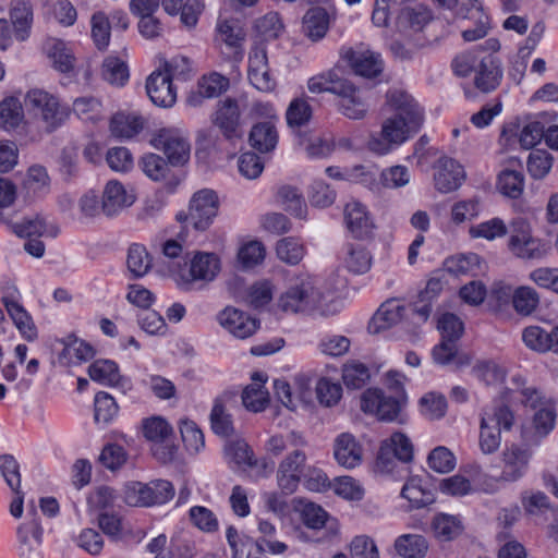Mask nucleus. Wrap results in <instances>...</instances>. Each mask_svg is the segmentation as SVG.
<instances>
[{
  "label": "nucleus",
  "mask_w": 558,
  "mask_h": 558,
  "mask_svg": "<svg viewBox=\"0 0 558 558\" xmlns=\"http://www.w3.org/2000/svg\"><path fill=\"white\" fill-rule=\"evenodd\" d=\"M391 456L402 462H410L413 458V445L410 438L402 433H395L389 439L383 441L376 464L383 470L390 469L392 464Z\"/></svg>",
  "instance_id": "nucleus-16"
},
{
  "label": "nucleus",
  "mask_w": 558,
  "mask_h": 558,
  "mask_svg": "<svg viewBox=\"0 0 558 558\" xmlns=\"http://www.w3.org/2000/svg\"><path fill=\"white\" fill-rule=\"evenodd\" d=\"M50 191V178L45 167L33 165L23 180L22 192L28 199L38 198Z\"/></svg>",
  "instance_id": "nucleus-28"
},
{
  "label": "nucleus",
  "mask_w": 558,
  "mask_h": 558,
  "mask_svg": "<svg viewBox=\"0 0 558 558\" xmlns=\"http://www.w3.org/2000/svg\"><path fill=\"white\" fill-rule=\"evenodd\" d=\"M218 38L229 50L225 52L229 59L236 62L243 58V43L246 34L240 21L230 19L220 21L217 25Z\"/></svg>",
  "instance_id": "nucleus-20"
},
{
  "label": "nucleus",
  "mask_w": 558,
  "mask_h": 558,
  "mask_svg": "<svg viewBox=\"0 0 558 558\" xmlns=\"http://www.w3.org/2000/svg\"><path fill=\"white\" fill-rule=\"evenodd\" d=\"M329 23V14L324 8H311L303 16L302 32L308 39L316 43L326 36Z\"/></svg>",
  "instance_id": "nucleus-27"
},
{
  "label": "nucleus",
  "mask_w": 558,
  "mask_h": 558,
  "mask_svg": "<svg viewBox=\"0 0 558 558\" xmlns=\"http://www.w3.org/2000/svg\"><path fill=\"white\" fill-rule=\"evenodd\" d=\"M332 94L338 97L336 106L344 117L353 120L363 119L368 110V105L361 89L350 81L344 80L339 87H333Z\"/></svg>",
  "instance_id": "nucleus-12"
},
{
  "label": "nucleus",
  "mask_w": 558,
  "mask_h": 558,
  "mask_svg": "<svg viewBox=\"0 0 558 558\" xmlns=\"http://www.w3.org/2000/svg\"><path fill=\"white\" fill-rule=\"evenodd\" d=\"M95 421L108 424L118 414L116 400L107 392L100 391L95 396Z\"/></svg>",
  "instance_id": "nucleus-59"
},
{
  "label": "nucleus",
  "mask_w": 558,
  "mask_h": 558,
  "mask_svg": "<svg viewBox=\"0 0 558 558\" xmlns=\"http://www.w3.org/2000/svg\"><path fill=\"white\" fill-rule=\"evenodd\" d=\"M553 166L551 155L542 149H535L530 153L527 158V171L532 178L539 180L545 178Z\"/></svg>",
  "instance_id": "nucleus-58"
},
{
  "label": "nucleus",
  "mask_w": 558,
  "mask_h": 558,
  "mask_svg": "<svg viewBox=\"0 0 558 558\" xmlns=\"http://www.w3.org/2000/svg\"><path fill=\"white\" fill-rule=\"evenodd\" d=\"M247 76L250 83L259 92L271 93L276 89L277 81L270 73L264 47L256 46L251 50Z\"/></svg>",
  "instance_id": "nucleus-13"
},
{
  "label": "nucleus",
  "mask_w": 558,
  "mask_h": 558,
  "mask_svg": "<svg viewBox=\"0 0 558 558\" xmlns=\"http://www.w3.org/2000/svg\"><path fill=\"white\" fill-rule=\"evenodd\" d=\"M305 462L306 454L301 449H294L280 462L277 482L283 494L290 495L296 490Z\"/></svg>",
  "instance_id": "nucleus-14"
},
{
  "label": "nucleus",
  "mask_w": 558,
  "mask_h": 558,
  "mask_svg": "<svg viewBox=\"0 0 558 558\" xmlns=\"http://www.w3.org/2000/svg\"><path fill=\"white\" fill-rule=\"evenodd\" d=\"M395 549L403 558H424L428 543L422 535L403 534L395 541Z\"/></svg>",
  "instance_id": "nucleus-38"
},
{
  "label": "nucleus",
  "mask_w": 558,
  "mask_h": 558,
  "mask_svg": "<svg viewBox=\"0 0 558 558\" xmlns=\"http://www.w3.org/2000/svg\"><path fill=\"white\" fill-rule=\"evenodd\" d=\"M408 307L398 300H389L380 305L372 319L375 331L388 329L402 320Z\"/></svg>",
  "instance_id": "nucleus-31"
},
{
  "label": "nucleus",
  "mask_w": 558,
  "mask_h": 558,
  "mask_svg": "<svg viewBox=\"0 0 558 558\" xmlns=\"http://www.w3.org/2000/svg\"><path fill=\"white\" fill-rule=\"evenodd\" d=\"M342 262L348 271L362 275L371 269L372 255L363 245L347 244L343 248Z\"/></svg>",
  "instance_id": "nucleus-32"
},
{
  "label": "nucleus",
  "mask_w": 558,
  "mask_h": 558,
  "mask_svg": "<svg viewBox=\"0 0 558 558\" xmlns=\"http://www.w3.org/2000/svg\"><path fill=\"white\" fill-rule=\"evenodd\" d=\"M276 252L279 259L290 265L299 264L304 256L303 245L292 236L281 239L277 243Z\"/></svg>",
  "instance_id": "nucleus-55"
},
{
  "label": "nucleus",
  "mask_w": 558,
  "mask_h": 558,
  "mask_svg": "<svg viewBox=\"0 0 558 558\" xmlns=\"http://www.w3.org/2000/svg\"><path fill=\"white\" fill-rule=\"evenodd\" d=\"M146 90L150 100L159 107H172L177 100V92L172 85L171 74L161 70L153 72L146 82Z\"/></svg>",
  "instance_id": "nucleus-18"
},
{
  "label": "nucleus",
  "mask_w": 558,
  "mask_h": 558,
  "mask_svg": "<svg viewBox=\"0 0 558 558\" xmlns=\"http://www.w3.org/2000/svg\"><path fill=\"white\" fill-rule=\"evenodd\" d=\"M144 173L154 181L165 179L169 171V162L156 154H147L142 157L140 162Z\"/></svg>",
  "instance_id": "nucleus-63"
},
{
  "label": "nucleus",
  "mask_w": 558,
  "mask_h": 558,
  "mask_svg": "<svg viewBox=\"0 0 558 558\" xmlns=\"http://www.w3.org/2000/svg\"><path fill=\"white\" fill-rule=\"evenodd\" d=\"M556 410L551 402H545L533 414V427L539 436H546L554 428Z\"/></svg>",
  "instance_id": "nucleus-61"
},
{
  "label": "nucleus",
  "mask_w": 558,
  "mask_h": 558,
  "mask_svg": "<svg viewBox=\"0 0 558 558\" xmlns=\"http://www.w3.org/2000/svg\"><path fill=\"white\" fill-rule=\"evenodd\" d=\"M24 105L27 109L39 114L48 132H53L70 118L71 108L63 105L59 99L44 89H32L25 98Z\"/></svg>",
  "instance_id": "nucleus-5"
},
{
  "label": "nucleus",
  "mask_w": 558,
  "mask_h": 558,
  "mask_svg": "<svg viewBox=\"0 0 558 558\" xmlns=\"http://www.w3.org/2000/svg\"><path fill=\"white\" fill-rule=\"evenodd\" d=\"M32 16V5L29 0H16L11 9L10 17L14 26L15 36L19 40L26 39Z\"/></svg>",
  "instance_id": "nucleus-45"
},
{
  "label": "nucleus",
  "mask_w": 558,
  "mask_h": 558,
  "mask_svg": "<svg viewBox=\"0 0 558 558\" xmlns=\"http://www.w3.org/2000/svg\"><path fill=\"white\" fill-rule=\"evenodd\" d=\"M432 356L434 362L439 365H447L456 360L460 365L469 363L468 359L463 360L458 355L457 342L442 338L441 342L434 347Z\"/></svg>",
  "instance_id": "nucleus-62"
},
{
  "label": "nucleus",
  "mask_w": 558,
  "mask_h": 558,
  "mask_svg": "<svg viewBox=\"0 0 558 558\" xmlns=\"http://www.w3.org/2000/svg\"><path fill=\"white\" fill-rule=\"evenodd\" d=\"M89 377L102 385L116 386L121 379L118 365L110 360H97L88 367Z\"/></svg>",
  "instance_id": "nucleus-47"
},
{
  "label": "nucleus",
  "mask_w": 558,
  "mask_h": 558,
  "mask_svg": "<svg viewBox=\"0 0 558 558\" xmlns=\"http://www.w3.org/2000/svg\"><path fill=\"white\" fill-rule=\"evenodd\" d=\"M48 56L59 72L69 73L74 69L75 58L64 41L52 39L48 44Z\"/></svg>",
  "instance_id": "nucleus-46"
},
{
  "label": "nucleus",
  "mask_w": 558,
  "mask_h": 558,
  "mask_svg": "<svg viewBox=\"0 0 558 558\" xmlns=\"http://www.w3.org/2000/svg\"><path fill=\"white\" fill-rule=\"evenodd\" d=\"M353 71L364 77H375L383 71L380 56L362 47L348 48L342 52Z\"/></svg>",
  "instance_id": "nucleus-19"
},
{
  "label": "nucleus",
  "mask_w": 558,
  "mask_h": 558,
  "mask_svg": "<svg viewBox=\"0 0 558 558\" xmlns=\"http://www.w3.org/2000/svg\"><path fill=\"white\" fill-rule=\"evenodd\" d=\"M344 221L348 230L356 239H367L373 234L374 223L364 205L351 202L344 208Z\"/></svg>",
  "instance_id": "nucleus-24"
},
{
  "label": "nucleus",
  "mask_w": 558,
  "mask_h": 558,
  "mask_svg": "<svg viewBox=\"0 0 558 558\" xmlns=\"http://www.w3.org/2000/svg\"><path fill=\"white\" fill-rule=\"evenodd\" d=\"M12 231L20 238H40L44 235L56 236L59 229L56 226L48 225L44 217L36 215L24 218L20 222L11 226Z\"/></svg>",
  "instance_id": "nucleus-30"
},
{
  "label": "nucleus",
  "mask_w": 558,
  "mask_h": 558,
  "mask_svg": "<svg viewBox=\"0 0 558 558\" xmlns=\"http://www.w3.org/2000/svg\"><path fill=\"white\" fill-rule=\"evenodd\" d=\"M277 202L284 210L291 213L298 218H305L306 204L299 190L291 185H282L277 190Z\"/></svg>",
  "instance_id": "nucleus-40"
},
{
  "label": "nucleus",
  "mask_w": 558,
  "mask_h": 558,
  "mask_svg": "<svg viewBox=\"0 0 558 558\" xmlns=\"http://www.w3.org/2000/svg\"><path fill=\"white\" fill-rule=\"evenodd\" d=\"M2 303L9 316L20 332L23 335V337L28 341L35 340L37 337V331L32 317L25 311V308L10 295H4L2 298Z\"/></svg>",
  "instance_id": "nucleus-29"
},
{
  "label": "nucleus",
  "mask_w": 558,
  "mask_h": 558,
  "mask_svg": "<svg viewBox=\"0 0 558 558\" xmlns=\"http://www.w3.org/2000/svg\"><path fill=\"white\" fill-rule=\"evenodd\" d=\"M171 425L160 416H153L143 422V433L146 439L159 445L172 435Z\"/></svg>",
  "instance_id": "nucleus-51"
},
{
  "label": "nucleus",
  "mask_w": 558,
  "mask_h": 558,
  "mask_svg": "<svg viewBox=\"0 0 558 558\" xmlns=\"http://www.w3.org/2000/svg\"><path fill=\"white\" fill-rule=\"evenodd\" d=\"M512 303L519 314L526 316L537 307L539 298L534 289L520 287L512 294Z\"/></svg>",
  "instance_id": "nucleus-57"
},
{
  "label": "nucleus",
  "mask_w": 558,
  "mask_h": 558,
  "mask_svg": "<svg viewBox=\"0 0 558 558\" xmlns=\"http://www.w3.org/2000/svg\"><path fill=\"white\" fill-rule=\"evenodd\" d=\"M217 319L225 329L239 339L251 337L259 327L255 318L234 307H226L218 314Z\"/></svg>",
  "instance_id": "nucleus-17"
},
{
  "label": "nucleus",
  "mask_w": 558,
  "mask_h": 558,
  "mask_svg": "<svg viewBox=\"0 0 558 558\" xmlns=\"http://www.w3.org/2000/svg\"><path fill=\"white\" fill-rule=\"evenodd\" d=\"M401 497L410 502L412 509L424 508L435 501L432 490L426 489L422 485V480L411 477L401 489Z\"/></svg>",
  "instance_id": "nucleus-37"
},
{
  "label": "nucleus",
  "mask_w": 558,
  "mask_h": 558,
  "mask_svg": "<svg viewBox=\"0 0 558 558\" xmlns=\"http://www.w3.org/2000/svg\"><path fill=\"white\" fill-rule=\"evenodd\" d=\"M213 124L218 128L227 142L235 144L236 141L241 140L242 131L240 129L238 102L230 98L220 102L213 117Z\"/></svg>",
  "instance_id": "nucleus-15"
},
{
  "label": "nucleus",
  "mask_w": 558,
  "mask_h": 558,
  "mask_svg": "<svg viewBox=\"0 0 558 558\" xmlns=\"http://www.w3.org/2000/svg\"><path fill=\"white\" fill-rule=\"evenodd\" d=\"M362 454L363 449L353 435L342 433L335 439L333 456L341 466L353 469L360 465Z\"/></svg>",
  "instance_id": "nucleus-26"
},
{
  "label": "nucleus",
  "mask_w": 558,
  "mask_h": 558,
  "mask_svg": "<svg viewBox=\"0 0 558 558\" xmlns=\"http://www.w3.org/2000/svg\"><path fill=\"white\" fill-rule=\"evenodd\" d=\"M143 124L140 116L119 112L111 119L110 131L116 137L130 138L142 131Z\"/></svg>",
  "instance_id": "nucleus-41"
},
{
  "label": "nucleus",
  "mask_w": 558,
  "mask_h": 558,
  "mask_svg": "<svg viewBox=\"0 0 558 558\" xmlns=\"http://www.w3.org/2000/svg\"><path fill=\"white\" fill-rule=\"evenodd\" d=\"M174 496L173 485L166 480H154L143 484L132 482L125 486L124 501L132 507H151L166 504Z\"/></svg>",
  "instance_id": "nucleus-6"
},
{
  "label": "nucleus",
  "mask_w": 558,
  "mask_h": 558,
  "mask_svg": "<svg viewBox=\"0 0 558 558\" xmlns=\"http://www.w3.org/2000/svg\"><path fill=\"white\" fill-rule=\"evenodd\" d=\"M522 339L526 347L534 351L547 352L550 347V330L539 326H530L523 330Z\"/></svg>",
  "instance_id": "nucleus-60"
},
{
  "label": "nucleus",
  "mask_w": 558,
  "mask_h": 558,
  "mask_svg": "<svg viewBox=\"0 0 558 558\" xmlns=\"http://www.w3.org/2000/svg\"><path fill=\"white\" fill-rule=\"evenodd\" d=\"M474 84L483 93L495 90L501 81L502 70L499 60L493 54H487L481 59L475 68Z\"/></svg>",
  "instance_id": "nucleus-25"
},
{
  "label": "nucleus",
  "mask_w": 558,
  "mask_h": 558,
  "mask_svg": "<svg viewBox=\"0 0 558 558\" xmlns=\"http://www.w3.org/2000/svg\"><path fill=\"white\" fill-rule=\"evenodd\" d=\"M29 535L37 544L41 543L43 529L36 510H33L31 518L17 527V538L23 551H31L33 549L29 543Z\"/></svg>",
  "instance_id": "nucleus-49"
},
{
  "label": "nucleus",
  "mask_w": 558,
  "mask_h": 558,
  "mask_svg": "<svg viewBox=\"0 0 558 558\" xmlns=\"http://www.w3.org/2000/svg\"><path fill=\"white\" fill-rule=\"evenodd\" d=\"M435 169V187L440 193H449L457 190L465 178L463 167L452 158H439Z\"/></svg>",
  "instance_id": "nucleus-21"
},
{
  "label": "nucleus",
  "mask_w": 558,
  "mask_h": 558,
  "mask_svg": "<svg viewBox=\"0 0 558 558\" xmlns=\"http://www.w3.org/2000/svg\"><path fill=\"white\" fill-rule=\"evenodd\" d=\"M508 247L519 258L531 259L541 255L539 244L532 236L531 226L526 219L518 217L511 221Z\"/></svg>",
  "instance_id": "nucleus-11"
},
{
  "label": "nucleus",
  "mask_w": 558,
  "mask_h": 558,
  "mask_svg": "<svg viewBox=\"0 0 558 558\" xmlns=\"http://www.w3.org/2000/svg\"><path fill=\"white\" fill-rule=\"evenodd\" d=\"M432 20V11L424 4H407L398 10L395 27L403 37L413 39Z\"/></svg>",
  "instance_id": "nucleus-9"
},
{
  "label": "nucleus",
  "mask_w": 558,
  "mask_h": 558,
  "mask_svg": "<svg viewBox=\"0 0 558 558\" xmlns=\"http://www.w3.org/2000/svg\"><path fill=\"white\" fill-rule=\"evenodd\" d=\"M342 379L347 387L359 389L369 379V371L365 364L350 361L343 366Z\"/></svg>",
  "instance_id": "nucleus-54"
},
{
  "label": "nucleus",
  "mask_w": 558,
  "mask_h": 558,
  "mask_svg": "<svg viewBox=\"0 0 558 558\" xmlns=\"http://www.w3.org/2000/svg\"><path fill=\"white\" fill-rule=\"evenodd\" d=\"M432 531L437 539L448 542L462 533L463 524L457 515L437 513L432 521Z\"/></svg>",
  "instance_id": "nucleus-35"
},
{
  "label": "nucleus",
  "mask_w": 558,
  "mask_h": 558,
  "mask_svg": "<svg viewBox=\"0 0 558 558\" xmlns=\"http://www.w3.org/2000/svg\"><path fill=\"white\" fill-rule=\"evenodd\" d=\"M229 87V80L218 73L204 76L198 84L197 95H191L187 102L191 106H198L201 98H215L220 96Z\"/></svg>",
  "instance_id": "nucleus-34"
},
{
  "label": "nucleus",
  "mask_w": 558,
  "mask_h": 558,
  "mask_svg": "<svg viewBox=\"0 0 558 558\" xmlns=\"http://www.w3.org/2000/svg\"><path fill=\"white\" fill-rule=\"evenodd\" d=\"M128 268L135 277L145 276L151 268V257L146 247L141 244H133L128 253Z\"/></svg>",
  "instance_id": "nucleus-50"
},
{
  "label": "nucleus",
  "mask_w": 558,
  "mask_h": 558,
  "mask_svg": "<svg viewBox=\"0 0 558 558\" xmlns=\"http://www.w3.org/2000/svg\"><path fill=\"white\" fill-rule=\"evenodd\" d=\"M150 143L165 153L172 166L183 165L190 158V144L178 130L161 129L151 137Z\"/></svg>",
  "instance_id": "nucleus-10"
},
{
  "label": "nucleus",
  "mask_w": 558,
  "mask_h": 558,
  "mask_svg": "<svg viewBox=\"0 0 558 558\" xmlns=\"http://www.w3.org/2000/svg\"><path fill=\"white\" fill-rule=\"evenodd\" d=\"M219 201L215 191L204 189L196 192L190 201L189 213L178 214L180 221L191 225L196 230H206L218 214Z\"/></svg>",
  "instance_id": "nucleus-7"
},
{
  "label": "nucleus",
  "mask_w": 558,
  "mask_h": 558,
  "mask_svg": "<svg viewBox=\"0 0 558 558\" xmlns=\"http://www.w3.org/2000/svg\"><path fill=\"white\" fill-rule=\"evenodd\" d=\"M384 111L391 114L383 121L380 134L368 142V148L379 155H386L404 143L423 123L421 108L411 95L400 88L387 92Z\"/></svg>",
  "instance_id": "nucleus-1"
},
{
  "label": "nucleus",
  "mask_w": 558,
  "mask_h": 558,
  "mask_svg": "<svg viewBox=\"0 0 558 558\" xmlns=\"http://www.w3.org/2000/svg\"><path fill=\"white\" fill-rule=\"evenodd\" d=\"M253 384L248 385L242 392L243 405L253 412L263 411L268 403V392L264 389V380L255 373L252 377Z\"/></svg>",
  "instance_id": "nucleus-39"
},
{
  "label": "nucleus",
  "mask_w": 558,
  "mask_h": 558,
  "mask_svg": "<svg viewBox=\"0 0 558 558\" xmlns=\"http://www.w3.org/2000/svg\"><path fill=\"white\" fill-rule=\"evenodd\" d=\"M23 109L16 98L10 97L0 102V126L11 130L22 122Z\"/></svg>",
  "instance_id": "nucleus-52"
},
{
  "label": "nucleus",
  "mask_w": 558,
  "mask_h": 558,
  "mask_svg": "<svg viewBox=\"0 0 558 558\" xmlns=\"http://www.w3.org/2000/svg\"><path fill=\"white\" fill-rule=\"evenodd\" d=\"M404 402L405 397L386 396L380 389L369 388L361 396V410L376 415L380 421L402 423L400 415Z\"/></svg>",
  "instance_id": "nucleus-8"
},
{
  "label": "nucleus",
  "mask_w": 558,
  "mask_h": 558,
  "mask_svg": "<svg viewBox=\"0 0 558 558\" xmlns=\"http://www.w3.org/2000/svg\"><path fill=\"white\" fill-rule=\"evenodd\" d=\"M183 264L178 263L172 278L183 291L202 288L213 281L220 271V259L214 253L197 252L192 258L184 256Z\"/></svg>",
  "instance_id": "nucleus-3"
},
{
  "label": "nucleus",
  "mask_w": 558,
  "mask_h": 558,
  "mask_svg": "<svg viewBox=\"0 0 558 558\" xmlns=\"http://www.w3.org/2000/svg\"><path fill=\"white\" fill-rule=\"evenodd\" d=\"M62 343L64 344V348L62 349L59 359L60 361H64L65 364L86 362L95 354L92 345L77 339L75 336L66 337Z\"/></svg>",
  "instance_id": "nucleus-36"
},
{
  "label": "nucleus",
  "mask_w": 558,
  "mask_h": 558,
  "mask_svg": "<svg viewBox=\"0 0 558 558\" xmlns=\"http://www.w3.org/2000/svg\"><path fill=\"white\" fill-rule=\"evenodd\" d=\"M71 112L84 122L95 123L104 118L102 104L94 96H83L74 99Z\"/></svg>",
  "instance_id": "nucleus-42"
},
{
  "label": "nucleus",
  "mask_w": 558,
  "mask_h": 558,
  "mask_svg": "<svg viewBox=\"0 0 558 558\" xmlns=\"http://www.w3.org/2000/svg\"><path fill=\"white\" fill-rule=\"evenodd\" d=\"M312 107L306 98H294L286 112L287 122L290 126H302L312 118Z\"/></svg>",
  "instance_id": "nucleus-56"
},
{
  "label": "nucleus",
  "mask_w": 558,
  "mask_h": 558,
  "mask_svg": "<svg viewBox=\"0 0 558 558\" xmlns=\"http://www.w3.org/2000/svg\"><path fill=\"white\" fill-rule=\"evenodd\" d=\"M499 192L510 198H519L524 191V175L519 170L504 169L497 181Z\"/></svg>",
  "instance_id": "nucleus-43"
},
{
  "label": "nucleus",
  "mask_w": 558,
  "mask_h": 558,
  "mask_svg": "<svg viewBox=\"0 0 558 558\" xmlns=\"http://www.w3.org/2000/svg\"><path fill=\"white\" fill-rule=\"evenodd\" d=\"M507 233L508 227L506 222L498 217L472 226L469 229V234L472 239H485L487 241L504 238Z\"/></svg>",
  "instance_id": "nucleus-48"
},
{
  "label": "nucleus",
  "mask_w": 558,
  "mask_h": 558,
  "mask_svg": "<svg viewBox=\"0 0 558 558\" xmlns=\"http://www.w3.org/2000/svg\"><path fill=\"white\" fill-rule=\"evenodd\" d=\"M514 422L511 410L504 403L484 411L480 425V448L484 454L496 452L501 442V430H510Z\"/></svg>",
  "instance_id": "nucleus-4"
},
{
  "label": "nucleus",
  "mask_w": 558,
  "mask_h": 558,
  "mask_svg": "<svg viewBox=\"0 0 558 558\" xmlns=\"http://www.w3.org/2000/svg\"><path fill=\"white\" fill-rule=\"evenodd\" d=\"M324 294L315 278L301 274L289 279L287 289L278 300L281 311L310 314L319 308Z\"/></svg>",
  "instance_id": "nucleus-2"
},
{
  "label": "nucleus",
  "mask_w": 558,
  "mask_h": 558,
  "mask_svg": "<svg viewBox=\"0 0 558 558\" xmlns=\"http://www.w3.org/2000/svg\"><path fill=\"white\" fill-rule=\"evenodd\" d=\"M134 202L135 196L128 193L120 182L109 181L102 192L101 211L107 217H113L132 206Z\"/></svg>",
  "instance_id": "nucleus-23"
},
{
  "label": "nucleus",
  "mask_w": 558,
  "mask_h": 558,
  "mask_svg": "<svg viewBox=\"0 0 558 558\" xmlns=\"http://www.w3.org/2000/svg\"><path fill=\"white\" fill-rule=\"evenodd\" d=\"M209 418L211 429L216 435L228 437L233 434L234 428L231 414L228 413L222 397L215 400Z\"/></svg>",
  "instance_id": "nucleus-44"
},
{
  "label": "nucleus",
  "mask_w": 558,
  "mask_h": 558,
  "mask_svg": "<svg viewBox=\"0 0 558 558\" xmlns=\"http://www.w3.org/2000/svg\"><path fill=\"white\" fill-rule=\"evenodd\" d=\"M531 451L517 445L507 447L502 452V471L500 480L504 482H515L521 478L529 466Z\"/></svg>",
  "instance_id": "nucleus-22"
},
{
  "label": "nucleus",
  "mask_w": 558,
  "mask_h": 558,
  "mask_svg": "<svg viewBox=\"0 0 558 558\" xmlns=\"http://www.w3.org/2000/svg\"><path fill=\"white\" fill-rule=\"evenodd\" d=\"M102 77L112 85L122 86L129 80L128 65L116 57H108L102 64Z\"/></svg>",
  "instance_id": "nucleus-53"
},
{
  "label": "nucleus",
  "mask_w": 558,
  "mask_h": 558,
  "mask_svg": "<svg viewBox=\"0 0 558 558\" xmlns=\"http://www.w3.org/2000/svg\"><path fill=\"white\" fill-rule=\"evenodd\" d=\"M428 465L438 473H448L456 466L453 453L446 447L439 446L432 450L427 458Z\"/></svg>",
  "instance_id": "nucleus-64"
},
{
  "label": "nucleus",
  "mask_w": 558,
  "mask_h": 558,
  "mask_svg": "<svg viewBox=\"0 0 558 558\" xmlns=\"http://www.w3.org/2000/svg\"><path fill=\"white\" fill-rule=\"evenodd\" d=\"M250 143L259 153H269L278 143V132L271 121L255 124L250 133Z\"/></svg>",
  "instance_id": "nucleus-33"
}]
</instances>
